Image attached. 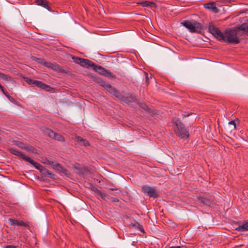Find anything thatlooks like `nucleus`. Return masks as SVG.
I'll return each instance as SVG.
<instances>
[{
    "mask_svg": "<svg viewBox=\"0 0 248 248\" xmlns=\"http://www.w3.org/2000/svg\"><path fill=\"white\" fill-rule=\"evenodd\" d=\"M171 121L176 135L182 139H187L189 137V131L185 128L184 124L176 118L173 117Z\"/></svg>",
    "mask_w": 248,
    "mask_h": 248,
    "instance_id": "nucleus-1",
    "label": "nucleus"
},
{
    "mask_svg": "<svg viewBox=\"0 0 248 248\" xmlns=\"http://www.w3.org/2000/svg\"><path fill=\"white\" fill-rule=\"evenodd\" d=\"M237 27L235 28H232L226 30L223 33V40L222 42L230 44H238L240 43V40L237 36L238 31Z\"/></svg>",
    "mask_w": 248,
    "mask_h": 248,
    "instance_id": "nucleus-2",
    "label": "nucleus"
},
{
    "mask_svg": "<svg viewBox=\"0 0 248 248\" xmlns=\"http://www.w3.org/2000/svg\"><path fill=\"white\" fill-rule=\"evenodd\" d=\"M96 81L108 93L114 96L118 100L122 101L124 95L121 93L119 91L100 78H97Z\"/></svg>",
    "mask_w": 248,
    "mask_h": 248,
    "instance_id": "nucleus-3",
    "label": "nucleus"
},
{
    "mask_svg": "<svg viewBox=\"0 0 248 248\" xmlns=\"http://www.w3.org/2000/svg\"><path fill=\"white\" fill-rule=\"evenodd\" d=\"M182 24L191 32H200L202 29L201 24L195 21L192 22L186 20L182 23Z\"/></svg>",
    "mask_w": 248,
    "mask_h": 248,
    "instance_id": "nucleus-4",
    "label": "nucleus"
},
{
    "mask_svg": "<svg viewBox=\"0 0 248 248\" xmlns=\"http://www.w3.org/2000/svg\"><path fill=\"white\" fill-rule=\"evenodd\" d=\"M23 78L24 80L29 85H34L35 86L40 88V89L45 90L47 92H49L51 91V89H52V88H51L50 86L42 82L41 81L33 80L27 77H24Z\"/></svg>",
    "mask_w": 248,
    "mask_h": 248,
    "instance_id": "nucleus-5",
    "label": "nucleus"
},
{
    "mask_svg": "<svg viewBox=\"0 0 248 248\" xmlns=\"http://www.w3.org/2000/svg\"><path fill=\"white\" fill-rule=\"evenodd\" d=\"M44 133L45 135L48 136L49 137L55 139V140H58L60 142H64L65 139L60 134L55 133L51 129L48 128H45L44 130Z\"/></svg>",
    "mask_w": 248,
    "mask_h": 248,
    "instance_id": "nucleus-6",
    "label": "nucleus"
},
{
    "mask_svg": "<svg viewBox=\"0 0 248 248\" xmlns=\"http://www.w3.org/2000/svg\"><path fill=\"white\" fill-rule=\"evenodd\" d=\"M208 31L215 37L219 41L223 40V33L214 25L210 24L208 27Z\"/></svg>",
    "mask_w": 248,
    "mask_h": 248,
    "instance_id": "nucleus-7",
    "label": "nucleus"
},
{
    "mask_svg": "<svg viewBox=\"0 0 248 248\" xmlns=\"http://www.w3.org/2000/svg\"><path fill=\"white\" fill-rule=\"evenodd\" d=\"M42 162L44 164H48L52 166L53 169L60 172H64L66 170L59 163L54 164L53 161L48 160L46 157L42 158Z\"/></svg>",
    "mask_w": 248,
    "mask_h": 248,
    "instance_id": "nucleus-8",
    "label": "nucleus"
},
{
    "mask_svg": "<svg viewBox=\"0 0 248 248\" xmlns=\"http://www.w3.org/2000/svg\"><path fill=\"white\" fill-rule=\"evenodd\" d=\"M142 190L150 197L157 198L158 196V194L156 192V189L155 187H151L148 186H143L142 187Z\"/></svg>",
    "mask_w": 248,
    "mask_h": 248,
    "instance_id": "nucleus-9",
    "label": "nucleus"
},
{
    "mask_svg": "<svg viewBox=\"0 0 248 248\" xmlns=\"http://www.w3.org/2000/svg\"><path fill=\"white\" fill-rule=\"evenodd\" d=\"M45 66L57 72L62 73L65 72V70L56 63H51L48 62L47 63H45Z\"/></svg>",
    "mask_w": 248,
    "mask_h": 248,
    "instance_id": "nucleus-10",
    "label": "nucleus"
},
{
    "mask_svg": "<svg viewBox=\"0 0 248 248\" xmlns=\"http://www.w3.org/2000/svg\"><path fill=\"white\" fill-rule=\"evenodd\" d=\"M122 101L125 104H129L132 102H136L138 101V99L133 94H130L128 96H123Z\"/></svg>",
    "mask_w": 248,
    "mask_h": 248,
    "instance_id": "nucleus-11",
    "label": "nucleus"
},
{
    "mask_svg": "<svg viewBox=\"0 0 248 248\" xmlns=\"http://www.w3.org/2000/svg\"><path fill=\"white\" fill-rule=\"evenodd\" d=\"M8 222L11 225L21 226L25 227H28V226L26 223L23 221H19L18 220L13 218H9Z\"/></svg>",
    "mask_w": 248,
    "mask_h": 248,
    "instance_id": "nucleus-12",
    "label": "nucleus"
},
{
    "mask_svg": "<svg viewBox=\"0 0 248 248\" xmlns=\"http://www.w3.org/2000/svg\"><path fill=\"white\" fill-rule=\"evenodd\" d=\"M25 161H26L29 162L30 163H31L36 169H37L38 170H40V172L43 170V168H44L43 166H42L41 165H40L39 163L34 161V160L31 159V158H30L28 156V157H27L26 158V160Z\"/></svg>",
    "mask_w": 248,
    "mask_h": 248,
    "instance_id": "nucleus-13",
    "label": "nucleus"
},
{
    "mask_svg": "<svg viewBox=\"0 0 248 248\" xmlns=\"http://www.w3.org/2000/svg\"><path fill=\"white\" fill-rule=\"evenodd\" d=\"M197 199L201 201V202L203 204L210 206L213 203V201L210 198H207L201 196H197Z\"/></svg>",
    "mask_w": 248,
    "mask_h": 248,
    "instance_id": "nucleus-14",
    "label": "nucleus"
},
{
    "mask_svg": "<svg viewBox=\"0 0 248 248\" xmlns=\"http://www.w3.org/2000/svg\"><path fill=\"white\" fill-rule=\"evenodd\" d=\"M10 152L12 154H14L16 155L20 156L21 158H22L24 160H26V158L27 157H28V156H26L25 155H24L23 152L18 151L16 149L10 148Z\"/></svg>",
    "mask_w": 248,
    "mask_h": 248,
    "instance_id": "nucleus-15",
    "label": "nucleus"
},
{
    "mask_svg": "<svg viewBox=\"0 0 248 248\" xmlns=\"http://www.w3.org/2000/svg\"><path fill=\"white\" fill-rule=\"evenodd\" d=\"M94 63L88 59L82 58L80 65L85 68H93Z\"/></svg>",
    "mask_w": 248,
    "mask_h": 248,
    "instance_id": "nucleus-16",
    "label": "nucleus"
},
{
    "mask_svg": "<svg viewBox=\"0 0 248 248\" xmlns=\"http://www.w3.org/2000/svg\"><path fill=\"white\" fill-rule=\"evenodd\" d=\"M93 69L94 71L98 72L99 74L103 76H104L105 74V73L106 72V69H105L104 67L100 65H96L95 63Z\"/></svg>",
    "mask_w": 248,
    "mask_h": 248,
    "instance_id": "nucleus-17",
    "label": "nucleus"
},
{
    "mask_svg": "<svg viewBox=\"0 0 248 248\" xmlns=\"http://www.w3.org/2000/svg\"><path fill=\"white\" fill-rule=\"evenodd\" d=\"M37 5H41L47 10H49V7L46 0H35Z\"/></svg>",
    "mask_w": 248,
    "mask_h": 248,
    "instance_id": "nucleus-18",
    "label": "nucleus"
},
{
    "mask_svg": "<svg viewBox=\"0 0 248 248\" xmlns=\"http://www.w3.org/2000/svg\"><path fill=\"white\" fill-rule=\"evenodd\" d=\"M204 7L207 9L212 10V11L216 13H217L218 12V9L216 6L215 3H208L205 4Z\"/></svg>",
    "mask_w": 248,
    "mask_h": 248,
    "instance_id": "nucleus-19",
    "label": "nucleus"
},
{
    "mask_svg": "<svg viewBox=\"0 0 248 248\" xmlns=\"http://www.w3.org/2000/svg\"><path fill=\"white\" fill-rule=\"evenodd\" d=\"M237 30L244 31L248 33V20L245 23H244L237 27Z\"/></svg>",
    "mask_w": 248,
    "mask_h": 248,
    "instance_id": "nucleus-20",
    "label": "nucleus"
},
{
    "mask_svg": "<svg viewBox=\"0 0 248 248\" xmlns=\"http://www.w3.org/2000/svg\"><path fill=\"white\" fill-rule=\"evenodd\" d=\"M236 230L238 231H248V222H245L242 225L239 226Z\"/></svg>",
    "mask_w": 248,
    "mask_h": 248,
    "instance_id": "nucleus-21",
    "label": "nucleus"
},
{
    "mask_svg": "<svg viewBox=\"0 0 248 248\" xmlns=\"http://www.w3.org/2000/svg\"><path fill=\"white\" fill-rule=\"evenodd\" d=\"M95 194L97 197V198L99 199L100 197L103 199H105L106 197L107 196V194L104 192H101L100 190H96Z\"/></svg>",
    "mask_w": 248,
    "mask_h": 248,
    "instance_id": "nucleus-22",
    "label": "nucleus"
},
{
    "mask_svg": "<svg viewBox=\"0 0 248 248\" xmlns=\"http://www.w3.org/2000/svg\"><path fill=\"white\" fill-rule=\"evenodd\" d=\"M25 150L28 152H31L32 153H37L36 149H35L33 146L31 145H26Z\"/></svg>",
    "mask_w": 248,
    "mask_h": 248,
    "instance_id": "nucleus-23",
    "label": "nucleus"
},
{
    "mask_svg": "<svg viewBox=\"0 0 248 248\" xmlns=\"http://www.w3.org/2000/svg\"><path fill=\"white\" fill-rule=\"evenodd\" d=\"M136 103L138 104L140 108L144 110H147L148 109V107L146 104L143 102H140L138 99V101L136 102Z\"/></svg>",
    "mask_w": 248,
    "mask_h": 248,
    "instance_id": "nucleus-24",
    "label": "nucleus"
},
{
    "mask_svg": "<svg viewBox=\"0 0 248 248\" xmlns=\"http://www.w3.org/2000/svg\"><path fill=\"white\" fill-rule=\"evenodd\" d=\"M154 2L152 1H144L140 3V4L142 5L143 7H148V6H151L152 4H153Z\"/></svg>",
    "mask_w": 248,
    "mask_h": 248,
    "instance_id": "nucleus-25",
    "label": "nucleus"
},
{
    "mask_svg": "<svg viewBox=\"0 0 248 248\" xmlns=\"http://www.w3.org/2000/svg\"><path fill=\"white\" fill-rule=\"evenodd\" d=\"M72 59L73 60L74 62H75L77 64L80 65L82 58L73 56L72 57Z\"/></svg>",
    "mask_w": 248,
    "mask_h": 248,
    "instance_id": "nucleus-26",
    "label": "nucleus"
},
{
    "mask_svg": "<svg viewBox=\"0 0 248 248\" xmlns=\"http://www.w3.org/2000/svg\"><path fill=\"white\" fill-rule=\"evenodd\" d=\"M105 74L104 75L105 77L112 78H115L116 76L113 74H112L109 70L106 69V72L105 73Z\"/></svg>",
    "mask_w": 248,
    "mask_h": 248,
    "instance_id": "nucleus-27",
    "label": "nucleus"
},
{
    "mask_svg": "<svg viewBox=\"0 0 248 248\" xmlns=\"http://www.w3.org/2000/svg\"><path fill=\"white\" fill-rule=\"evenodd\" d=\"M16 144L19 147H20V148L22 149H25V147L26 146V144H25L24 143L21 142V141H16Z\"/></svg>",
    "mask_w": 248,
    "mask_h": 248,
    "instance_id": "nucleus-28",
    "label": "nucleus"
},
{
    "mask_svg": "<svg viewBox=\"0 0 248 248\" xmlns=\"http://www.w3.org/2000/svg\"><path fill=\"white\" fill-rule=\"evenodd\" d=\"M1 78L6 80H10L11 78L4 74L1 73Z\"/></svg>",
    "mask_w": 248,
    "mask_h": 248,
    "instance_id": "nucleus-29",
    "label": "nucleus"
},
{
    "mask_svg": "<svg viewBox=\"0 0 248 248\" xmlns=\"http://www.w3.org/2000/svg\"><path fill=\"white\" fill-rule=\"evenodd\" d=\"M7 98L13 103L16 104V101L11 97L9 94H7Z\"/></svg>",
    "mask_w": 248,
    "mask_h": 248,
    "instance_id": "nucleus-30",
    "label": "nucleus"
},
{
    "mask_svg": "<svg viewBox=\"0 0 248 248\" xmlns=\"http://www.w3.org/2000/svg\"><path fill=\"white\" fill-rule=\"evenodd\" d=\"M143 75L146 78V83L148 84L149 83V79L148 73H147L146 72H143Z\"/></svg>",
    "mask_w": 248,
    "mask_h": 248,
    "instance_id": "nucleus-31",
    "label": "nucleus"
},
{
    "mask_svg": "<svg viewBox=\"0 0 248 248\" xmlns=\"http://www.w3.org/2000/svg\"><path fill=\"white\" fill-rule=\"evenodd\" d=\"M39 63H40L41 64H43L44 65H45V63H47L48 62H46L45 59H37V61Z\"/></svg>",
    "mask_w": 248,
    "mask_h": 248,
    "instance_id": "nucleus-32",
    "label": "nucleus"
},
{
    "mask_svg": "<svg viewBox=\"0 0 248 248\" xmlns=\"http://www.w3.org/2000/svg\"><path fill=\"white\" fill-rule=\"evenodd\" d=\"M82 144L84 145L85 146H88L90 145L89 142L85 139H84L82 141Z\"/></svg>",
    "mask_w": 248,
    "mask_h": 248,
    "instance_id": "nucleus-33",
    "label": "nucleus"
},
{
    "mask_svg": "<svg viewBox=\"0 0 248 248\" xmlns=\"http://www.w3.org/2000/svg\"><path fill=\"white\" fill-rule=\"evenodd\" d=\"M1 92L7 97V94H9L4 88L1 85Z\"/></svg>",
    "mask_w": 248,
    "mask_h": 248,
    "instance_id": "nucleus-34",
    "label": "nucleus"
},
{
    "mask_svg": "<svg viewBox=\"0 0 248 248\" xmlns=\"http://www.w3.org/2000/svg\"><path fill=\"white\" fill-rule=\"evenodd\" d=\"M229 124L232 125L234 129H236V124L234 121H231L229 122Z\"/></svg>",
    "mask_w": 248,
    "mask_h": 248,
    "instance_id": "nucleus-35",
    "label": "nucleus"
},
{
    "mask_svg": "<svg viewBox=\"0 0 248 248\" xmlns=\"http://www.w3.org/2000/svg\"><path fill=\"white\" fill-rule=\"evenodd\" d=\"M76 139L77 140L78 142H82V140H83V138L79 136H76Z\"/></svg>",
    "mask_w": 248,
    "mask_h": 248,
    "instance_id": "nucleus-36",
    "label": "nucleus"
},
{
    "mask_svg": "<svg viewBox=\"0 0 248 248\" xmlns=\"http://www.w3.org/2000/svg\"><path fill=\"white\" fill-rule=\"evenodd\" d=\"M16 248V246L11 245L6 246L4 248Z\"/></svg>",
    "mask_w": 248,
    "mask_h": 248,
    "instance_id": "nucleus-37",
    "label": "nucleus"
},
{
    "mask_svg": "<svg viewBox=\"0 0 248 248\" xmlns=\"http://www.w3.org/2000/svg\"><path fill=\"white\" fill-rule=\"evenodd\" d=\"M46 174L48 175L50 177H51V176L52 175V173L49 171L48 170H46Z\"/></svg>",
    "mask_w": 248,
    "mask_h": 248,
    "instance_id": "nucleus-38",
    "label": "nucleus"
},
{
    "mask_svg": "<svg viewBox=\"0 0 248 248\" xmlns=\"http://www.w3.org/2000/svg\"><path fill=\"white\" fill-rule=\"evenodd\" d=\"M46 174L48 175L50 177H51V176L52 175V173L49 171L48 170H46Z\"/></svg>",
    "mask_w": 248,
    "mask_h": 248,
    "instance_id": "nucleus-39",
    "label": "nucleus"
},
{
    "mask_svg": "<svg viewBox=\"0 0 248 248\" xmlns=\"http://www.w3.org/2000/svg\"><path fill=\"white\" fill-rule=\"evenodd\" d=\"M46 174L48 175L50 177H51V176L52 175V173L49 171L48 170H46Z\"/></svg>",
    "mask_w": 248,
    "mask_h": 248,
    "instance_id": "nucleus-40",
    "label": "nucleus"
},
{
    "mask_svg": "<svg viewBox=\"0 0 248 248\" xmlns=\"http://www.w3.org/2000/svg\"><path fill=\"white\" fill-rule=\"evenodd\" d=\"M181 248V246H172V247H170L169 248Z\"/></svg>",
    "mask_w": 248,
    "mask_h": 248,
    "instance_id": "nucleus-41",
    "label": "nucleus"
},
{
    "mask_svg": "<svg viewBox=\"0 0 248 248\" xmlns=\"http://www.w3.org/2000/svg\"><path fill=\"white\" fill-rule=\"evenodd\" d=\"M92 190L95 192L96 193V190H98L97 188H96V187H92Z\"/></svg>",
    "mask_w": 248,
    "mask_h": 248,
    "instance_id": "nucleus-42",
    "label": "nucleus"
},
{
    "mask_svg": "<svg viewBox=\"0 0 248 248\" xmlns=\"http://www.w3.org/2000/svg\"><path fill=\"white\" fill-rule=\"evenodd\" d=\"M110 190H112V191H116L118 190V189L115 187V188H110Z\"/></svg>",
    "mask_w": 248,
    "mask_h": 248,
    "instance_id": "nucleus-43",
    "label": "nucleus"
},
{
    "mask_svg": "<svg viewBox=\"0 0 248 248\" xmlns=\"http://www.w3.org/2000/svg\"><path fill=\"white\" fill-rule=\"evenodd\" d=\"M189 115H190V114H187V115H184V117H187V116H189Z\"/></svg>",
    "mask_w": 248,
    "mask_h": 248,
    "instance_id": "nucleus-44",
    "label": "nucleus"
}]
</instances>
